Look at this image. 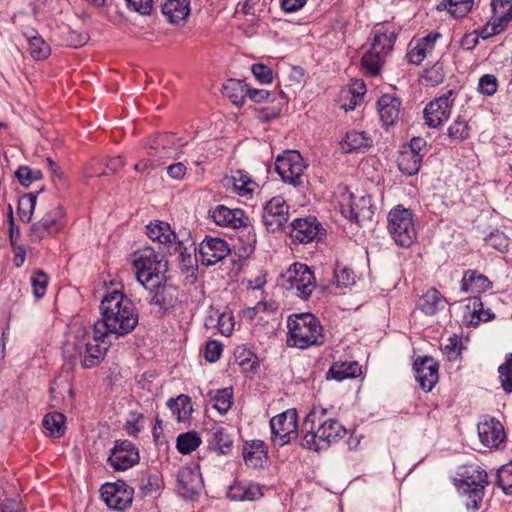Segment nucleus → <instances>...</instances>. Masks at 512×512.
<instances>
[{"instance_id": "42", "label": "nucleus", "mask_w": 512, "mask_h": 512, "mask_svg": "<svg viewBox=\"0 0 512 512\" xmlns=\"http://www.w3.org/2000/svg\"><path fill=\"white\" fill-rule=\"evenodd\" d=\"M333 279L337 288H349L355 284L356 275L352 269L336 265L333 270Z\"/></svg>"}, {"instance_id": "12", "label": "nucleus", "mask_w": 512, "mask_h": 512, "mask_svg": "<svg viewBox=\"0 0 512 512\" xmlns=\"http://www.w3.org/2000/svg\"><path fill=\"white\" fill-rule=\"evenodd\" d=\"M393 39L385 33H376L371 48L362 56L361 65L369 76L380 73L385 55L391 51Z\"/></svg>"}, {"instance_id": "36", "label": "nucleus", "mask_w": 512, "mask_h": 512, "mask_svg": "<svg viewBox=\"0 0 512 512\" xmlns=\"http://www.w3.org/2000/svg\"><path fill=\"white\" fill-rule=\"evenodd\" d=\"M445 304L446 299L441 293L435 288H431L421 297L418 305L426 315H434L444 309Z\"/></svg>"}, {"instance_id": "7", "label": "nucleus", "mask_w": 512, "mask_h": 512, "mask_svg": "<svg viewBox=\"0 0 512 512\" xmlns=\"http://www.w3.org/2000/svg\"><path fill=\"white\" fill-rule=\"evenodd\" d=\"M209 217L218 226L239 229L247 231V248L251 252L256 243V235L252 233V227L250 226V219L242 209H230L225 205H216L209 210Z\"/></svg>"}, {"instance_id": "33", "label": "nucleus", "mask_w": 512, "mask_h": 512, "mask_svg": "<svg viewBox=\"0 0 512 512\" xmlns=\"http://www.w3.org/2000/svg\"><path fill=\"white\" fill-rule=\"evenodd\" d=\"M361 374V366L356 361L334 362L330 367L327 378L337 381L355 378Z\"/></svg>"}, {"instance_id": "10", "label": "nucleus", "mask_w": 512, "mask_h": 512, "mask_svg": "<svg viewBox=\"0 0 512 512\" xmlns=\"http://www.w3.org/2000/svg\"><path fill=\"white\" fill-rule=\"evenodd\" d=\"M306 163L301 154L296 150H288L278 155L275 162V170L282 181L298 186L302 184V178Z\"/></svg>"}, {"instance_id": "63", "label": "nucleus", "mask_w": 512, "mask_h": 512, "mask_svg": "<svg viewBox=\"0 0 512 512\" xmlns=\"http://www.w3.org/2000/svg\"><path fill=\"white\" fill-rule=\"evenodd\" d=\"M129 8L134 11L147 15L151 12L153 0H126Z\"/></svg>"}, {"instance_id": "50", "label": "nucleus", "mask_w": 512, "mask_h": 512, "mask_svg": "<svg viewBox=\"0 0 512 512\" xmlns=\"http://www.w3.org/2000/svg\"><path fill=\"white\" fill-rule=\"evenodd\" d=\"M244 461L248 467L263 468L268 462L267 450H248L244 454Z\"/></svg>"}, {"instance_id": "28", "label": "nucleus", "mask_w": 512, "mask_h": 512, "mask_svg": "<svg viewBox=\"0 0 512 512\" xmlns=\"http://www.w3.org/2000/svg\"><path fill=\"white\" fill-rule=\"evenodd\" d=\"M140 460L138 450H111L109 464L117 471L127 470Z\"/></svg>"}, {"instance_id": "43", "label": "nucleus", "mask_w": 512, "mask_h": 512, "mask_svg": "<svg viewBox=\"0 0 512 512\" xmlns=\"http://www.w3.org/2000/svg\"><path fill=\"white\" fill-rule=\"evenodd\" d=\"M29 51L35 60H44L50 55V46L38 35L28 38Z\"/></svg>"}, {"instance_id": "48", "label": "nucleus", "mask_w": 512, "mask_h": 512, "mask_svg": "<svg viewBox=\"0 0 512 512\" xmlns=\"http://www.w3.org/2000/svg\"><path fill=\"white\" fill-rule=\"evenodd\" d=\"M144 428V415L140 412L130 411L124 429L129 436H136Z\"/></svg>"}, {"instance_id": "9", "label": "nucleus", "mask_w": 512, "mask_h": 512, "mask_svg": "<svg viewBox=\"0 0 512 512\" xmlns=\"http://www.w3.org/2000/svg\"><path fill=\"white\" fill-rule=\"evenodd\" d=\"M271 441L275 446L291 444L298 438V415L296 409L286 411L270 419Z\"/></svg>"}, {"instance_id": "4", "label": "nucleus", "mask_w": 512, "mask_h": 512, "mask_svg": "<svg viewBox=\"0 0 512 512\" xmlns=\"http://www.w3.org/2000/svg\"><path fill=\"white\" fill-rule=\"evenodd\" d=\"M133 268L139 283L145 288L154 281L160 280L168 270V262L164 256L156 253L151 247L136 251L132 258Z\"/></svg>"}, {"instance_id": "59", "label": "nucleus", "mask_w": 512, "mask_h": 512, "mask_svg": "<svg viewBox=\"0 0 512 512\" xmlns=\"http://www.w3.org/2000/svg\"><path fill=\"white\" fill-rule=\"evenodd\" d=\"M222 350L223 347L220 342L208 341L205 346V359L210 363L216 362L220 358Z\"/></svg>"}, {"instance_id": "8", "label": "nucleus", "mask_w": 512, "mask_h": 512, "mask_svg": "<svg viewBox=\"0 0 512 512\" xmlns=\"http://www.w3.org/2000/svg\"><path fill=\"white\" fill-rule=\"evenodd\" d=\"M284 287L301 299H308L316 288V278L303 263H293L283 274Z\"/></svg>"}, {"instance_id": "27", "label": "nucleus", "mask_w": 512, "mask_h": 512, "mask_svg": "<svg viewBox=\"0 0 512 512\" xmlns=\"http://www.w3.org/2000/svg\"><path fill=\"white\" fill-rule=\"evenodd\" d=\"M492 286L491 281L476 270H467L461 280V290L463 292L481 293L489 290Z\"/></svg>"}, {"instance_id": "25", "label": "nucleus", "mask_w": 512, "mask_h": 512, "mask_svg": "<svg viewBox=\"0 0 512 512\" xmlns=\"http://www.w3.org/2000/svg\"><path fill=\"white\" fill-rule=\"evenodd\" d=\"M401 102L398 98L385 94L377 102L381 121L385 126L393 125L399 118Z\"/></svg>"}, {"instance_id": "54", "label": "nucleus", "mask_w": 512, "mask_h": 512, "mask_svg": "<svg viewBox=\"0 0 512 512\" xmlns=\"http://www.w3.org/2000/svg\"><path fill=\"white\" fill-rule=\"evenodd\" d=\"M201 444L202 440L195 431L180 434L176 439V448H198Z\"/></svg>"}, {"instance_id": "2", "label": "nucleus", "mask_w": 512, "mask_h": 512, "mask_svg": "<svg viewBox=\"0 0 512 512\" xmlns=\"http://www.w3.org/2000/svg\"><path fill=\"white\" fill-rule=\"evenodd\" d=\"M106 335H100L98 328L93 325L92 331L82 330L78 333L73 342L75 353L73 357L78 358L82 368L91 369L100 365L104 360L110 347V341Z\"/></svg>"}, {"instance_id": "22", "label": "nucleus", "mask_w": 512, "mask_h": 512, "mask_svg": "<svg viewBox=\"0 0 512 512\" xmlns=\"http://www.w3.org/2000/svg\"><path fill=\"white\" fill-rule=\"evenodd\" d=\"M321 230V224L316 218H297L291 223L290 237L294 242L310 243L314 241Z\"/></svg>"}, {"instance_id": "13", "label": "nucleus", "mask_w": 512, "mask_h": 512, "mask_svg": "<svg viewBox=\"0 0 512 512\" xmlns=\"http://www.w3.org/2000/svg\"><path fill=\"white\" fill-rule=\"evenodd\" d=\"M63 219L64 211L60 206L47 211L39 221L31 225L29 229L31 242L37 243L45 238L54 237L64 227Z\"/></svg>"}, {"instance_id": "14", "label": "nucleus", "mask_w": 512, "mask_h": 512, "mask_svg": "<svg viewBox=\"0 0 512 512\" xmlns=\"http://www.w3.org/2000/svg\"><path fill=\"white\" fill-rule=\"evenodd\" d=\"M203 479L199 472V464L191 463L183 466L177 474L176 490L178 494L186 499L196 500L203 490Z\"/></svg>"}, {"instance_id": "17", "label": "nucleus", "mask_w": 512, "mask_h": 512, "mask_svg": "<svg viewBox=\"0 0 512 512\" xmlns=\"http://www.w3.org/2000/svg\"><path fill=\"white\" fill-rule=\"evenodd\" d=\"M101 497L108 507L116 510H124L133 500V489L125 482L106 483L102 485Z\"/></svg>"}, {"instance_id": "60", "label": "nucleus", "mask_w": 512, "mask_h": 512, "mask_svg": "<svg viewBox=\"0 0 512 512\" xmlns=\"http://www.w3.org/2000/svg\"><path fill=\"white\" fill-rule=\"evenodd\" d=\"M507 24L502 23L501 21L496 20L492 17V21L488 23L480 32V36L483 39L489 38L493 35L499 34Z\"/></svg>"}, {"instance_id": "40", "label": "nucleus", "mask_w": 512, "mask_h": 512, "mask_svg": "<svg viewBox=\"0 0 512 512\" xmlns=\"http://www.w3.org/2000/svg\"><path fill=\"white\" fill-rule=\"evenodd\" d=\"M209 396L214 402V408L221 414H225L231 408L233 399L232 388H223L216 391H210Z\"/></svg>"}, {"instance_id": "5", "label": "nucleus", "mask_w": 512, "mask_h": 512, "mask_svg": "<svg viewBox=\"0 0 512 512\" xmlns=\"http://www.w3.org/2000/svg\"><path fill=\"white\" fill-rule=\"evenodd\" d=\"M459 475L461 478L456 480L455 484L467 495V508L478 510L483 500L485 486L488 484L486 471L477 465H469L463 467Z\"/></svg>"}, {"instance_id": "1", "label": "nucleus", "mask_w": 512, "mask_h": 512, "mask_svg": "<svg viewBox=\"0 0 512 512\" xmlns=\"http://www.w3.org/2000/svg\"><path fill=\"white\" fill-rule=\"evenodd\" d=\"M102 318L94 323L100 335L116 338L131 333L138 325V311L124 293L113 290L105 294L99 306Z\"/></svg>"}, {"instance_id": "16", "label": "nucleus", "mask_w": 512, "mask_h": 512, "mask_svg": "<svg viewBox=\"0 0 512 512\" xmlns=\"http://www.w3.org/2000/svg\"><path fill=\"white\" fill-rule=\"evenodd\" d=\"M289 218V206L282 196L271 198L263 208L262 222L269 232L279 231Z\"/></svg>"}, {"instance_id": "21", "label": "nucleus", "mask_w": 512, "mask_h": 512, "mask_svg": "<svg viewBox=\"0 0 512 512\" xmlns=\"http://www.w3.org/2000/svg\"><path fill=\"white\" fill-rule=\"evenodd\" d=\"M150 284L151 286L147 288L150 289L149 304L158 306L164 313L173 308L178 300L177 288L172 285L161 284L160 280Z\"/></svg>"}, {"instance_id": "57", "label": "nucleus", "mask_w": 512, "mask_h": 512, "mask_svg": "<svg viewBox=\"0 0 512 512\" xmlns=\"http://www.w3.org/2000/svg\"><path fill=\"white\" fill-rule=\"evenodd\" d=\"M15 176L23 186H29L32 181L41 178V172L39 170L33 171L27 166H23L17 169Z\"/></svg>"}, {"instance_id": "29", "label": "nucleus", "mask_w": 512, "mask_h": 512, "mask_svg": "<svg viewBox=\"0 0 512 512\" xmlns=\"http://www.w3.org/2000/svg\"><path fill=\"white\" fill-rule=\"evenodd\" d=\"M162 12L171 23L185 20L190 13V0H166Z\"/></svg>"}, {"instance_id": "39", "label": "nucleus", "mask_w": 512, "mask_h": 512, "mask_svg": "<svg viewBox=\"0 0 512 512\" xmlns=\"http://www.w3.org/2000/svg\"><path fill=\"white\" fill-rule=\"evenodd\" d=\"M66 417L60 412H51L45 415L43 419L44 428L49 431L52 436L60 437L65 432Z\"/></svg>"}, {"instance_id": "61", "label": "nucleus", "mask_w": 512, "mask_h": 512, "mask_svg": "<svg viewBox=\"0 0 512 512\" xmlns=\"http://www.w3.org/2000/svg\"><path fill=\"white\" fill-rule=\"evenodd\" d=\"M247 97L250 98L251 101L255 103H263V102H269L274 101L275 96L270 91L265 89H250L249 93L247 94Z\"/></svg>"}, {"instance_id": "47", "label": "nucleus", "mask_w": 512, "mask_h": 512, "mask_svg": "<svg viewBox=\"0 0 512 512\" xmlns=\"http://www.w3.org/2000/svg\"><path fill=\"white\" fill-rule=\"evenodd\" d=\"M448 136L452 141L462 142L469 137L468 123L460 118H457L448 127Z\"/></svg>"}, {"instance_id": "19", "label": "nucleus", "mask_w": 512, "mask_h": 512, "mask_svg": "<svg viewBox=\"0 0 512 512\" xmlns=\"http://www.w3.org/2000/svg\"><path fill=\"white\" fill-rule=\"evenodd\" d=\"M413 368L420 387L426 392L431 391L439 379L438 363L429 356L418 357L414 361Z\"/></svg>"}, {"instance_id": "11", "label": "nucleus", "mask_w": 512, "mask_h": 512, "mask_svg": "<svg viewBox=\"0 0 512 512\" xmlns=\"http://www.w3.org/2000/svg\"><path fill=\"white\" fill-rule=\"evenodd\" d=\"M339 207L345 218L357 223L371 220L374 214L371 196L364 195L356 198L348 190L341 194Z\"/></svg>"}, {"instance_id": "3", "label": "nucleus", "mask_w": 512, "mask_h": 512, "mask_svg": "<svg viewBox=\"0 0 512 512\" xmlns=\"http://www.w3.org/2000/svg\"><path fill=\"white\" fill-rule=\"evenodd\" d=\"M288 344L300 349L323 343L322 326L311 313L294 314L288 318Z\"/></svg>"}, {"instance_id": "52", "label": "nucleus", "mask_w": 512, "mask_h": 512, "mask_svg": "<svg viewBox=\"0 0 512 512\" xmlns=\"http://www.w3.org/2000/svg\"><path fill=\"white\" fill-rule=\"evenodd\" d=\"M498 89L497 78L493 74H485L479 78L478 91L485 96H493Z\"/></svg>"}, {"instance_id": "45", "label": "nucleus", "mask_w": 512, "mask_h": 512, "mask_svg": "<svg viewBox=\"0 0 512 512\" xmlns=\"http://www.w3.org/2000/svg\"><path fill=\"white\" fill-rule=\"evenodd\" d=\"M473 0H443L442 5L456 18L466 16L472 8Z\"/></svg>"}, {"instance_id": "44", "label": "nucleus", "mask_w": 512, "mask_h": 512, "mask_svg": "<svg viewBox=\"0 0 512 512\" xmlns=\"http://www.w3.org/2000/svg\"><path fill=\"white\" fill-rule=\"evenodd\" d=\"M36 195L33 193L22 196L18 201L19 217L24 222H29L36 206Z\"/></svg>"}, {"instance_id": "6", "label": "nucleus", "mask_w": 512, "mask_h": 512, "mask_svg": "<svg viewBox=\"0 0 512 512\" xmlns=\"http://www.w3.org/2000/svg\"><path fill=\"white\" fill-rule=\"evenodd\" d=\"M388 231L396 245L409 248L417 238L413 212L400 205L394 207L388 214Z\"/></svg>"}, {"instance_id": "15", "label": "nucleus", "mask_w": 512, "mask_h": 512, "mask_svg": "<svg viewBox=\"0 0 512 512\" xmlns=\"http://www.w3.org/2000/svg\"><path fill=\"white\" fill-rule=\"evenodd\" d=\"M454 94L455 91L450 89L426 105L423 114L425 123L429 127L437 128L448 120L451 114V108L454 104Z\"/></svg>"}, {"instance_id": "38", "label": "nucleus", "mask_w": 512, "mask_h": 512, "mask_svg": "<svg viewBox=\"0 0 512 512\" xmlns=\"http://www.w3.org/2000/svg\"><path fill=\"white\" fill-rule=\"evenodd\" d=\"M229 184L232 185L234 191L240 196H248L256 187V183L241 171H236L235 174L228 179L227 185Z\"/></svg>"}, {"instance_id": "18", "label": "nucleus", "mask_w": 512, "mask_h": 512, "mask_svg": "<svg viewBox=\"0 0 512 512\" xmlns=\"http://www.w3.org/2000/svg\"><path fill=\"white\" fill-rule=\"evenodd\" d=\"M481 443L487 448H499L505 443L506 433L503 425L495 418H484L477 426Z\"/></svg>"}, {"instance_id": "31", "label": "nucleus", "mask_w": 512, "mask_h": 512, "mask_svg": "<svg viewBox=\"0 0 512 512\" xmlns=\"http://www.w3.org/2000/svg\"><path fill=\"white\" fill-rule=\"evenodd\" d=\"M167 406L177 422L188 421L193 412L191 398L185 394H180L176 398H170L167 401Z\"/></svg>"}, {"instance_id": "53", "label": "nucleus", "mask_w": 512, "mask_h": 512, "mask_svg": "<svg viewBox=\"0 0 512 512\" xmlns=\"http://www.w3.org/2000/svg\"><path fill=\"white\" fill-rule=\"evenodd\" d=\"M472 324H478L481 321H488L494 317L490 310H484L483 304L479 298L472 299Z\"/></svg>"}, {"instance_id": "26", "label": "nucleus", "mask_w": 512, "mask_h": 512, "mask_svg": "<svg viewBox=\"0 0 512 512\" xmlns=\"http://www.w3.org/2000/svg\"><path fill=\"white\" fill-rule=\"evenodd\" d=\"M318 440L325 445H335L342 439L347 431L346 429L335 420H325L318 425Z\"/></svg>"}, {"instance_id": "30", "label": "nucleus", "mask_w": 512, "mask_h": 512, "mask_svg": "<svg viewBox=\"0 0 512 512\" xmlns=\"http://www.w3.org/2000/svg\"><path fill=\"white\" fill-rule=\"evenodd\" d=\"M193 246L194 244L191 243L189 247H187L182 241L177 240L170 245V248H168L166 253L176 257V260L181 264L182 270H188L193 267V264L196 261V257L193 255L196 248Z\"/></svg>"}, {"instance_id": "51", "label": "nucleus", "mask_w": 512, "mask_h": 512, "mask_svg": "<svg viewBox=\"0 0 512 512\" xmlns=\"http://www.w3.org/2000/svg\"><path fill=\"white\" fill-rule=\"evenodd\" d=\"M497 483L505 494L512 495V462L503 465L498 470Z\"/></svg>"}, {"instance_id": "49", "label": "nucleus", "mask_w": 512, "mask_h": 512, "mask_svg": "<svg viewBox=\"0 0 512 512\" xmlns=\"http://www.w3.org/2000/svg\"><path fill=\"white\" fill-rule=\"evenodd\" d=\"M502 388L505 392H512V353L506 357V361L498 368Z\"/></svg>"}, {"instance_id": "37", "label": "nucleus", "mask_w": 512, "mask_h": 512, "mask_svg": "<svg viewBox=\"0 0 512 512\" xmlns=\"http://www.w3.org/2000/svg\"><path fill=\"white\" fill-rule=\"evenodd\" d=\"M233 429L222 425H214L209 432V443L212 448H231L234 443Z\"/></svg>"}, {"instance_id": "41", "label": "nucleus", "mask_w": 512, "mask_h": 512, "mask_svg": "<svg viewBox=\"0 0 512 512\" xmlns=\"http://www.w3.org/2000/svg\"><path fill=\"white\" fill-rule=\"evenodd\" d=\"M491 9L496 20L505 24L512 20V0H492Z\"/></svg>"}, {"instance_id": "62", "label": "nucleus", "mask_w": 512, "mask_h": 512, "mask_svg": "<svg viewBox=\"0 0 512 512\" xmlns=\"http://www.w3.org/2000/svg\"><path fill=\"white\" fill-rule=\"evenodd\" d=\"M304 429L306 430V432L302 436L299 443L301 448H313L314 445L315 448H320L321 442H316V440L318 439V431L314 432V429H311L310 427Z\"/></svg>"}, {"instance_id": "64", "label": "nucleus", "mask_w": 512, "mask_h": 512, "mask_svg": "<svg viewBox=\"0 0 512 512\" xmlns=\"http://www.w3.org/2000/svg\"><path fill=\"white\" fill-rule=\"evenodd\" d=\"M308 0H281L280 7L285 13H295L302 9Z\"/></svg>"}, {"instance_id": "34", "label": "nucleus", "mask_w": 512, "mask_h": 512, "mask_svg": "<svg viewBox=\"0 0 512 512\" xmlns=\"http://www.w3.org/2000/svg\"><path fill=\"white\" fill-rule=\"evenodd\" d=\"M372 139L364 131L352 130L346 133L341 142L342 150L345 153H352L370 147Z\"/></svg>"}, {"instance_id": "20", "label": "nucleus", "mask_w": 512, "mask_h": 512, "mask_svg": "<svg viewBox=\"0 0 512 512\" xmlns=\"http://www.w3.org/2000/svg\"><path fill=\"white\" fill-rule=\"evenodd\" d=\"M231 250L228 243L217 237H205L200 243L199 253L202 263L206 266H212L223 260L230 254Z\"/></svg>"}, {"instance_id": "55", "label": "nucleus", "mask_w": 512, "mask_h": 512, "mask_svg": "<svg viewBox=\"0 0 512 512\" xmlns=\"http://www.w3.org/2000/svg\"><path fill=\"white\" fill-rule=\"evenodd\" d=\"M251 71L253 76L261 83V84H269L273 80V72L272 69L262 63H256L251 66Z\"/></svg>"}, {"instance_id": "58", "label": "nucleus", "mask_w": 512, "mask_h": 512, "mask_svg": "<svg viewBox=\"0 0 512 512\" xmlns=\"http://www.w3.org/2000/svg\"><path fill=\"white\" fill-rule=\"evenodd\" d=\"M327 410L321 406H313L311 411L307 414L303 426L304 428L310 427L314 429L316 426V422L321 424L323 417L326 415Z\"/></svg>"}, {"instance_id": "56", "label": "nucleus", "mask_w": 512, "mask_h": 512, "mask_svg": "<svg viewBox=\"0 0 512 512\" xmlns=\"http://www.w3.org/2000/svg\"><path fill=\"white\" fill-rule=\"evenodd\" d=\"M486 242L489 246L493 247L494 249L500 252H504L508 248V238L503 232L499 230L491 232L487 236Z\"/></svg>"}, {"instance_id": "24", "label": "nucleus", "mask_w": 512, "mask_h": 512, "mask_svg": "<svg viewBox=\"0 0 512 512\" xmlns=\"http://www.w3.org/2000/svg\"><path fill=\"white\" fill-rule=\"evenodd\" d=\"M147 236L154 242H158L166 253L172 243L177 241V236L171 230L170 225L164 221H154L147 225Z\"/></svg>"}, {"instance_id": "23", "label": "nucleus", "mask_w": 512, "mask_h": 512, "mask_svg": "<svg viewBox=\"0 0 512 512\" xmlns=\"http://www.w3.org/2000/svg\"><path fill=\"white\" fill-rule=\"evenodd\" d=\"M175 136L171 133L159 134L148 139L147 153L151 158H170L175 152Z\"/></svg>"}, {"instance_id": "46", "label": "nucleus", "mask_w": 512, "mask_h": 512, "mask_svg": "<svg viewBox=\"0 0 512 512\" xmlns=\"http://www.w3.org/2000/svg\"><path fill=\"white\" fill-rule=\"evenodd\" d=\"M31 286L36 298H42L47 290L48 275L43 270H35L31 276Z\"/></svg>"}, {"instance_id": "35", "label": "nucleus", "mask_w": 512, "mask_h": 512, "mask_svg": "<svg viewBox=\"0 0 512 512\" xmlns=\"http://www.w3.org/2000/svg\"><path fill=\"white\" fill-rule=\"evenodd\" d=\"M424 154H413L406 149H402L397 158L399 170L407 175L413 176L419 172Z\"/></svg>"}, {"instance_id": "32", "label": "nucleus", "mask_w": 512, "mask_h": 512, "mask_svg": "<svg viewBox=\"0 0 512 512\" xmlns=\"http://www.w3.org/2000/svg\"><path fill=\"white\" fill-rule=\"evenodd\" d=\"M248 93L249 87L242 80L229 79L223 85V94L226 97H228L234 105L238 107L244 105Z\"/></svg>"}]
</instances>
